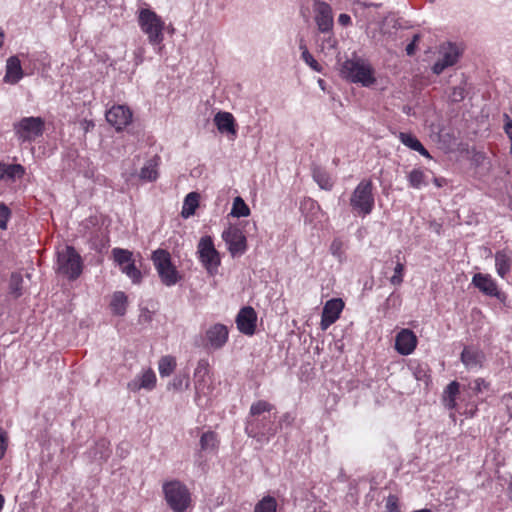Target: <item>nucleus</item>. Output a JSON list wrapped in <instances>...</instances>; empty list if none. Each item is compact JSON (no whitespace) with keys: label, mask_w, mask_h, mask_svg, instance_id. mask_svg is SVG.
Masks as SVG:
<instances>
[{"label":"nucleus","mask_w":512,"mask_h":512,"mask_svg":"<svg viewBox=\"0 0 512 512\" xmlns=\"http://www.w3.org/2000/svg\"><path fill=\"white\" fill-rule=\"evenodd\" d=\"M341 73L350 82L359 83L364 87H369L376 81L372 66L359 57L347 59L342 65Z\"/></svg>","instance_id":"nucleus-1"},{"label":"nucleus","mask_w":512,"mask_h":512,"mask_svg":"<svg viewBox=\"0 0 512 512\" xmlns=\"http://www.w3.org/2000/svg\"><path fill=\"white\" fill-rule=\"evenodd\" d=\"M83 261L73 246H65L57 253V272L69 280H76L82 273Z\"/></svg>","instance_id":"nucleus-2"},{"label":"nucleus","mask_w":512,"mask_h":512,"mask_svg":"<svg viewBox=\"0 0 512 512\" xmlns=\"http://www.w3.org/2000/svg\"><path fill=\"white\" fill-rule=\"evenodd\" d=\"M350 205L354 212L363 217L369 215L375 205L373 195V183L369 179H363L355 187L350 197Z\"/></svg>","instance_id":"nucleus-3"},{"label":"nucleus","mask_w":512,"mask_h":512,"mask_svg":"<svg viewBox=\"0 0 512 512\" xmlns=\"http://www.w3.org/2000/svg\"><path fill=\"white\" fill-rule=\"evenodd\" d=\"M162 489L168 506L174 512H184L190 505V492L186 485L179 480L165 482Z\"/></svg>","instance_id":"nucleus-4"},{"label":"nucleus","mask_w":512,"mask_h":512,"mask_svg":"<svg viewBox=\"0 0 512 512\" xmlns=\"http://www.w3.org/2000/svg\"><path fill=\"white\" fill-rule=\"evenodd\" d=\"M151 260L161 282L170 287L180 280L179 272L172 263L170 253L165 249H157L152 253Z\"/></svg>","instance_id":"nucleus-5"},{"label":"nucleus","mask_w":512,"mask_h":512,"mask_svg":"<svg viewBox=\"0 0 512 512\" xmlns=\"http://www.w3.org/2000/svg\"><path fill=\"white\" fill-rule=\"evenodd\" d=\"M138 23L141 30L147 35L150 44L159 45L163 42L165 23L154 11L142 9L139 13Z\"/></svg>","instance_id":"nucleus-6"},{"label":"nucleus","mask_w":512,"mask_h":512,"mask_svg":"<svg viewBox=\"0 0 512 512\" xmlns=\"http://www.w3.org/2000/svg\"><path fill=\"white\" fill-rule=\"evenodd\" d=\"M45 130V121L41 117H23L13 124L14 134L19 143L33 142L41 137Z\"/></svg>","instance_id":"nucleus-7"},{"label":"nucleus","mask_w":512,"mask_h":512,"mask_svg":"<svg viewBox=\"0 0 512 512\" xmlns=\"http://www.w3.org/2000/svg\"><path fill=\"white\" fill-rule=\"evenodd\" d=\"M199 260L211 275L217 272L221 259L219 252L215 249L213 240L210 236H204L200 239L197 246Z\"/></svg>","instance_id":"nucleus-8"},{"label":"nucleus","mask_w":512,"mask_h":512,"mask_svg":"<svg viewBox=\"0 0 512 512\" xmlns=\"http://www.w3.org/2000/svg\"><path fill=\"white\" fill-rule=\"evenodd\" d=\"M245 432L249 437L258 441L269 440L277 432V427L270 417H254L247 418L245 424Z\"/></svg>","instance_id":"nucleus-9"},{"label":"nucleus","mask_w":512,"mask_h":512,"mask_svg":"<svg viewBox=\"0 0 512 512\" xmlns=\"http://www.w3.org/2000/svg\"><path fill=\"white\" fill-rule=\"evenodd\" d=\"M208 361L200 360L194 371L195 401L200 404L202 398H206L212 392L211 380L209 377Z\"/></svg>","instance_id":"nucleus-10"},{"label":"nucleus","mask_w":512,"mask_h":512,"mask_svg":"<svg viewBox=\"0 0 512 512\" xmlns=\"http://www.w3.org/2000/svg\"><path fill=\"white\" fill-rule=\"evenodd\" d=\"M222 238L228 246L231 255L239 256L246 252L247 241L241 228L236 225H229L223 232Z\"/></svg>","instance_id":"nucleus-11"},{"label":"nucleus","mask_w":512,"mask_h":512,"mask_svg":"<svg viewBox=\"0 0 512 512\" xmlns=\"http://www.w3.org/2000/svg\"><path fill=\"white\" fill-rule=\"evenodd\" d=\"M440 58L434 63L432 67L433 73L439 75L446 68L455 65L461 55L459 47L451 42L445 43L439 49Z\"/></svg>","instance_id":"nucleus-12"},{"label":"nucleus","mask_w":512,"mask_h":512,"mask_svg":"<svg viewBox=\"0 0 512 512\" xmlns=\"http://www.w3.org/2000/svg\"><path fill=\"white\" fill-rule=\"evenodd\" d=\"M314 19L318 30L321 33H329L332 31L334 20L331 6L321 0L313 2Z\"/></svg>","instance_id":"nucleus-13"},{"label":"nucleus","mask_w":512,"mask_h":512,"mask_svg":"<svg viewBox=\"0 0 512 512\" xmlns=\"http://www.w3.org/2000/svg\"><path fill=\"white\" fill-rule=\"evenodd\" d=\"M344 308V302L340 298H333L328 300L322 310L320 326L322 330L328 329L335 323Z\"/></svg>","instance_id":"nucleus-14"},{"label":"nucleus","mask_w":512,"mask_h":512,"mask_svg":"<svg viewBox=\"0 0 512 512\" xmlns=\"http://www.w3.org/2000/svg\"><path fill=\"white\" fill-rule=\"evenodd\" d=\"M106 120L117 131H121L132 121V112L127 106L115 105L106 112Z\"/></svg>","instance_id":"nucleus-15"},{"label":"nucleus","mask_w":512,"mask_h":512,"mask_svg":"<svg viewBox=\"0 0 512 512\" xmlns=\"http://www.w3.org/2000/svg\"><path fill=\"white\" fill-rule=\"evenodd\" d=\"M228 328L221 323H216L206 331V346L213 350L221 349L228 341Z\"/></svg>","instance_id":"nucleus-16"},{"label":"nucleus","mask_w":512,"mask_h":512,"mask_svg":"<svg viewBox=\"0 0 512 512\" xmlns=\"http://www.w3.org/2000/svg\"><path fill=\"white\" fill-rule=\"evenodd\" d=\"M256 322L257 314L250 306L243 307L236 316V325L238 330L248 336L255 333Z\"/></svg>","instance_id":"nucleus-17"},{"label":"nucleus","mask_w":512,"mask_h":512,"mask_svg":"<svg viewBox=\"0 0 512 512\" xmlns=\"http://www.w3.org/2000/svg\"><path fill=\"white\" fill-rule=\"evenodd\" d=\"M461 362L468 370H478L483 367L485 354L474 346H465L461 353Z\"/></svg>","instance_id":"nucleus-18"},{"label":"nucleus","mask_w":512,"mask_h":512,"mask_svg":"<svg viewBox=\"0 0 512 512\" xmlns=\"http://www.w3.org/2000/svg\"><path fill=\"white\" fill-rule=\"evenodd\" d=\"M417 345V337L409 329L401 330L395 339V348L401 355L411 354Z\"/></svg>","instance_id":"nucleus-19"},{"label":"nucleus","mask_w":512,"mask_h":512,"mask_svg":"<svg viewBox=\"0 0 512 512\" xmlns=\"http://www.w3.org/2000/svg\"><path fill=\"white\" fill-rule=\"evenodd\" d=\"M472 284L487 296L497 297L499 294L497 284L489 274H474Z\"/></svg>","instance_id":"nucleus-20"},{"label":"nucleus","mask_w":512,"mask_h":512,"mask_svg":"<svg viewBox=\"0 0 512 512\" xmlns=\"http://www.w3.org/2000/svg\"><path fill=\"white\" fill-rule=\"evenodd\" d=\"M156 385V375L153 370L148 369L141 375L131 380L127 387L132 392H138L141 389L152 390Z\"/></svg>","instance_id":"nucleus-21"},{"label":"nucleus","mask_w":512,"mask_h":512,"mask_svg":"<svg viewBox=\"0 0 512 512\" xmlns=\"http://www.w3.org/2000/svg\"><path fill=\"white\" fill-rule=\"evenodd\" d=\"M23 75L24 73L19 58L17 56L9 57L6 63L4 82L16 84L23 78Z\"/></svg>","instance_id":"nucleus-22"},{"label":"nucleus","mask_w":512,"mask_h":512,"mask_svg":"<svg viewBox=\"0 0 512 512\" xmlns=\"http://www.w3.org/2000/svg\"><path fill=\"white\" fill-rule=\"evenodd\" d=\"M25 174V168L21 164H7L0 161V181L15 182Z\"/></svg>","instance_id":"nucleus-23"},{"label":"nucleus","mask_w":512,"mask_h":512,"mask_svg":"<svg viewBox=\"0 0 512 512\" xmlns=\"http://www.w3.org/2000/svg\"><path fill=\"white\" fill-rule=\"evenodd\" d=\"M512 253L507 249L495 253L496 272L501 278H505L511 270Z\"/></svg>","instance_id":"nucleus-24"},{"label":"nucleus","mask_w":512,"mask_h":512,"mask_svg":"<svg viewBox=\"0 0 512 512\" xmlns=\"http://www.w3.org/2000/svg\"><path fill=\"white\" fill-rule=\"evenodd\" d=\"M215 125L221 133L236 135V124L233 115L229 112H218L214 117Z\"/></svg>","instance_id":"nucleus-25"},{"label":"nucleus","mask_w":512,"mask_h":512,"mask_svg":"<svg viewBox=\"0 0 512 512\" xmlns=\"http://www.w3.org/2000/svg\"><path fill=\"white\" fill-rule=\"evenodd\" d=\"M400 142L411 150L417 151L422 156L431 159V155L428 150L422 145V143L411 133L400 132L398 136Z\"/></svg>","instance_id":"nucleus-26"},{"label":"nucleus","mask_w":512,"mask_h":512,"mask_svg":"<svg viewBox=\"0 0 512 512\" xmlns=\"http://www.w3.org/2000/svg\"><path fill=\"white\" fill-rule=\"evenodd\" d=\"M159 163L160 157L158 155H154L149 159L140 170V179L150 182L155 181L158 178Z\"/></svg>","instance_id":"nucleus-27"},{"label":"nucleus","mask_w":512,"mask_h":512,"mask_svg":"<svg viewBox=\"0 0 512 512\" xmlns=\"http://www.w3.org/2000/svg\"><path fill=\"white\" fill-rule=\"evenodd\" d=\"M199 199L200 195L197 192H190L186 195L181 211V216L183 218L187 219L194 215L197 207L199 206Z\"/></svg>","instance_id":"nucleus-28"},{"label":"nucleus","mask_w":512,"mask_h":512,"mask_svg":"<svg viewBox=\"0 0 512 512\" xmlns=\"http://www.w3.org/2000/svg\"><path fill=\"white\" fill-rule=\"evenodd\" d=\"M312 176L321 189L331 190L334 182L330 174L323 168L315 166L312 169Z\"/></svg>","instance_id":"nucleus-29"},{"label":"nucleus","mask_w":512,"mask_h":512,"mask_svg":"<svg viewBox=\"0 0 512 512\" xmlns=\"http://www.w3.org/2000/svg\"><path fill=\"white\" fill-rule=\"evenodd\" d=\"M459 388V383L457 381H452L444 390L443 403L450 410L456 408V397L459 394Z\"/></svg>","instance_id":"nucleus-30"},{"label":"nucleus","mask_w":512,"mask_h":512,"mask_svg":"<svg viewBox=\"0 0 512 512\" xmlns=\"http://www.w3.org/2000/svg\"><path fill=\"white\" fill-rule=\"evenodd\" d=\"M127 302V296L124 292H115L110 302V307L113 314L123 316L126 313Z\"/></svg>","instance_id":"nucleus-31"},{"label":"nucleus","mask_w":512,"mask_h":512,"mask_svg":"<svg viewBox=\"0 0 512 512\" xmlns=\"http://www.w3.org/2000/svg\"><path fill=\"white\" fill-rule=\"evenodd\" d=\"M407 180L409 182V185L415 189H420L421 187L426 186L428 184L427 176L421 169L411 170L407 176Z\"/></svg>","instance_id":"nucleus-32"},{"label":"nucleus","mask_w":512,"mask_h":512,"mask_svg":"<svg viewBox=\"0 0 512 512\" xmlns=\"http://www.w3.org/2000/svg\"><path fill=\"white\" fill-rule=\"evenodd\" d=\"M219 444L218 436L213 431H207L200 437V447L203 451H213Z\"/></svg>","instance_id":"nucleus-33"},{"label":"nucleus","mask_w":512,"mask_h":512,"mask_svg":"<svg viewBox=\"0 0 512 512\" xmlns=\"http://www.w3.org/2000/svg\"><path fill=\"white\" fill-rule=\"evenodd\" d=\"M251 213L250 208L245 203V201L240 197L237 196L233 200L232 209L230 212V215L233 217H247Z\"/></svg>","instance_id":"nucleus-34"},{"label":"nucleus","mask_w":512,"mask_h":512,"mask_svg":"<svg viewBox=\"0 0 512 512\" xmlns=\"http://www.w3.org/2000/svg\"><path fill=\"white\" fill-rule=\"evenodd\" d=\"M274 406L265 400H259L252 403L249 411V416L247 418L261 417V414L265 412H270Z\"/></svg>","instance_id":"nucleus-35"},{"label":"nucleus","mask_w":512,"mask_h":512,"mask_svg":"<svg viewBox=\"0 0 512 512\" xmlns=\"http://www.w3.org/2000/svg\"><path fill=\"white\" fill-rule=\"evenodd\" d=\"M277 501L272 496L263 497L254 507V512H276Z\"/></svg>","instance_id":"nucleus-36"},{"label":"nucleus","mask_w":512,"mask_h":512,"mask_svg":"<svg viewBox=\"0 0 512 512\" xmlns=\"http://www.w3.org/2000/svg\"><path fill=\"white\" fill-rule=\"evenodd\" d=\"M176 367V360L172 356H163L159 360L158 369L162 377L169 376Z\"/></svg>","instance_id":"nucleus-37"},{"label":"nucleus","mask_w":512,"mask_h":512,"mask_svg":"<svg viewBox=\"0 0 512 512\" xmlns=\"http://www.w3.org/2000/svg\"><path fill=\"white\" fill-rule=\"evenodd\" d=\"M121 271L126 274L133 283L138 284L141 282L142 279V273L141 271L135 266L134 261H130L127 264H124L120 267Z\"/></svg>","instance_id":"nucleus-38"},{"label":"nucleus","mask_w":512,"mask_h":512,"mask_svg":"<svg viewBox=\"0 0 512 512\" xmlns=\"http://www.w3.org/2000/svg\"><path fill=\"white\" fill-rule=\"evenodd\" d=\"M23 278L20 273H12L9 280V290L16 298L22 295Z\"/></svg>","instance_id":"nucleus-39"},{"label":"nucleus","mask_w":512,"mask_h":512,"mask_svg":"<svg viewBox=\"0 0 512 512\" xmlns=\"http://www.w3.org/2000/svg\"><path fill=\"white\" fill-rule=\"evenodd\" d=\"M114 261L121 267L132 261L133 254L127 249L114 248L112 250Z\"/></svg>","instance_id":"nucleus-40"},{"label":"nucleus","mask_w":512,"mask_h":512,"mask_svg":"<svg viewBox=\"0 0 512 512\" xmlns=\"http://www.w3.org/2000/svg\"><path fill=\"white\" fill-rule=\"evenodd\" d=\"M410 368L416 380L423 381L426 384L428 383L429 375L427 365L415 363L412 364Z\"/></svg>","instance_id":"nucleus-41"},{"label":"nucleus","mask_w":512,"mask_h":512,"mask_svg":"<svg viewBox=\"0 0 512 512\" xmlns=\"http://www.w3.org/2000/svg\"><path fill=\"white\" fill-rule=\"evenodd\" d=\"M396 266L394 268V275L390 278V283L394 286H399L403 282L404 264L400 262L399 256H396Z\"/></svg>","instance_id":"nucleus-42"},{"label":"nucleus","mask_w":512,"mask_h":512,"mask_svg":"<svg viewBox=\"0 0 512 512\" xmlns=\"http://www.w3.org/2000/svg\"><path fill=\"white\" fill-rule=\"evenodd\" d=\"M170 385L178 391L187 389L190 385L189 377L188 375L176 376Z\"/></svg>","instance_id":"nucleus-43"},{"label":"nucleus","mask_w":512,"mask_h":512,"mask_svg":"<svg viewBox=\"0 0 512 512\" xmlns=\"http://www.w3.org/2000/svg\"><path fill=\"white\" fill-rule=\"evenodd\" d=\"M330 252L333 256L337 257L338 259H342L344 255L343 251V242L341 239H334L330 245Z\"/></svg>","instance_id":"nucleus-44"},{"label":"nucleus","mask_w":512,"mask_h":512,"mask_svg":"<svg viewBox=\"0 0 512 512\" xmlns=\"http://www.w3.org/2000/svg\"><path fill=\"white\" fill-rule=\"evenodd\" d=\"M10 216V209L4 203H0V229L4 230L7 228V222Z\"/></svg>","instance_id":"nucleus-45"},{"label":"nucleus","mask_w":512,"mask_h":512,"mask_svg":"<svg viewBox=\"0 0 512 512\" xmlns=\"http://www.w3.org/2000/svg\"><path fill=\"white\" fill-rule=\"evenodd\" d=\"M387 512H401L399 498L396 495H389L386 500Z\"/></svg>","instance_id":"nucleus-46"},{"label":"nucleus","mask_w":512,"mask_h":512,"mask_svg":"<svg viewBox=\"0 0 512 512\" xmlns=\"http://www.w3.org/2000/svg\"><path fill=\"white\" fill-rule=\"evenodd\" d=\"M301 58L314 71H321V65L314 59L310 52L304 53V55H301Z\"/></svg>","instance_id":"nucleus-47"},{"label":"nucleus","mask_w":512,"mask_h":512,"mask_svg":"<svg viewBox=\"0 0 512 512\" xmlns=\"http://www.w3.org/2000/svg\"><path fill=\"white\" fill-rule=\"evenodd\" d=\"M489 388V383L486 382L483 378H477L473 382V386L471 389L475 394L482 393L483 391Z\"/></svg>","instance_id":"nucleus-48"},{"label":"nucleus","mask_w":512,"mask_h":512,"mask_svg":"<svg viewBox=\"0 0 512 512\" xmlns=\"http://www.w3.org/2000/svg\"><path fill=\"white\" fill-rule=\"evenodd\" d=\"M465 96H466L465 88L462 86H458V87L453 88L452 93L450 95V99L453 102H460V101L464 100Z\"/></svg>","instance_id":"nucleus-49"},{"label":"nucleus","mask_w":512,"mask_h":512,"mask_svg":"<svg viewBox=\"0 0 512 512\" xmlns=\"http://www.w3.org/2000/svg\"><path fill=\"white\" fill-rule=\"evenodd\" d=\"M7 434L6 432L0 427V460L4 457L6 449H7Z\"/></svg>","instance_id":"nucleus-50"},{"label":"nucleus","mask_w":512,"mask_h":512,"mask_svg":"<svg viewBox=\"0 0 512 512\" xmlns=\"http://www.w3.org/2000/svg\"><path fill=\"white\" fill-rule=\"evenodd\" d=\"M505 118H506V123L504 125V131L507 134V136L511 142L510 153L512 154V120L509 118L508 115H505Z\"/></svg>","instance_id":"nucleus-51"},{"label":"nucleus","mask_w":512,"mask_h":512,"mask_svg":"<svg viewBox=\"0 0 512 512\" xmlns=\"http://www.w3.org/2000/svg\"><path fill=\"white\" fill-rule=\"evenodd\" d=\"M294 419V416L291 413L287 412L283 414L282 417L280 418L279 425L280 427H282L283 425L291 426L292 423L294 422Z\"/></svg>","instance_id":"nucleus-52"},{"label":"nucleus","mask_w":512,"mask_h":512,"mask_svg":"<svg viewBox=\"0 0 512 512\" xmlns=\"http://www.w3.org/2000/svg\"><path fill=\"white\" fill-rule=\"evenodd\" d=\"M338 22L342 26H347V25H349L351 23V17L348 14L342 13L338 17Z\"/></svg>","instance_id":"nucleus-53"},{"label":"nucleus","mask_w":512,"mask_h":512,"mask_svg":"<svg viewBox=\"0 0 512 512\" xmlns=\"http://www.w3.org/2000/svg\"><path fill=\"white\" fill-rule=\"evenodd\" d=\"M358 5L363 7V8H370V7H380L381 4H377V3H372V2H367V1H359L358 2Z\"/></svg>","instance_id":"nucleus-54"},{"label":"nucleus","mask_w":512,"mask_h":512,"mask_svg":"<svg viewBox=\"0 0 512 512\" xmlns=\"http://www.w3.org/2000/svg\"><path fill=\"white\" fill-rule=\"evenodd\" d=\"M299 49L301 50V55H304V53L309 52L305 40L303 38H300L299 40Z\"/></svg>","instance_id":"nucleus-55"},{"label":"nucleus","mask_w":512,"mask_h":512,"mask_svg":"<svg viewBox=\"0 0 512 512\" xmlns=\"http://www.w3.org/2000/svg\"><path fill=\"white\" fill-rule=\"evenodd\" d=\"M415 49H416V44L410 42L406 46V53H407V55H409V56L413 55L415 53Z\"/></svg>","instance_id":"nucleus-56"},{"label":"nucleus","mask_w":512,"mask_h":512,"mask_svg":"<svg viewBox=\"0 0 512 512\" xmlns=\"http://www.w3.org/2000/svg\"><path fill=\"white\" fill-rule=\"evenodd\" d=\"M433 182H434V184H435L437 187H442V186L444 185V183H445V179L435 177V178L433 179Z\"/></svg>","instance_id":"nucleus-57"},{"label":"nucleus","mask_w":512,"mask_h":512,"mask_svg":"<svg viewBox=\"0 0 512 512\" xmlns=\"http://www.w3.org/2000/svg\"><path fill=\"white\" fill-rule=\"evenodd\" d=\"M327 43H328L329 47H334L335 43H336V40L334 38H332V37H329L328 40H327Z\"/></svg>","instance_id":"nucleus-58"},{"label":"nucleus","mask_w":512,"mask_h":512,"mask_svg":"<svg viewBox=\"0 0 512 512\" xmlns=\"http://www.w3.org/2000/svg\"><path fill=\"white\" fill-rule=\"evenodd\" d=\"M419 39H420V35H419V34H415V35L413 36V39H412L411 43L417 44V42L419 41Z\"/></svg>","instance_id":"nucleus-59"},{"label":"nucleus","mask_w":512,"mask_h":512,"mask_svg":"<svg viewBox=\"0 0 512 512\" xmlns=\"http://www.w3.org/2000/svg\"><path fill=\"white\" fill-rule=\"evenodd\" d=\"M3 40H4V32L2 30H0V48L3 45Z\"/></svg>","instance_id":"nucleus-60"},{"label":"nucleus","mask_w":512,"mask_h":512,"mask_svg":"<svg viewBox=\"0 0 512 512\" xmlns=\"http://www.w3.org/2000/svg\"><path fill=\"white\" fill-rule=\"evenodd\" d=\"M318 83H319V86H320L322 89H324V84H325L324 80L319 79Z\"/></svg>","instance_id":"nucleus-61"},{"label":"nucleus","mask_w":512,"mask_h":512,"mask_svg":"<svg viewBox=\"0 0 512 512\" xmlns=\"http://www.w3.org/2000/svg\"><path fill=\"white\" fill-rule=\"evenodd\" d=\"M87 125H86V130L89 128L90 125L93 126V123L92 122H85Z\"/></svg>","instance_id":"nucleus-62"},{"label":"nucleus","mask_w":512,"mask_h":512,"mask_svg":"<svg viewBox=\"0 0 512 512\" xmlns=\"http://www.w3.org/2000/svg\"><path fill=\"white\" fill-rule=\"evenodd\" d=\"M109 456V453H106L104 455L101 456V458H107Z\"/></svg>","instance_id":"nucleus-63"},{"label":"nucleus","mask_w":512,"mask_h":512,"mask_svg":"<svg viewBox=\"0 0 512 512\" xmlns=\"http://www.w3.org/2000/svg\"><path fill=\"white\" fill-rule=\"evenodd\" d=\"M434 0H430V2H433Z\"/></svg>","instance_id":"nucleus-64"}]
</instances>
